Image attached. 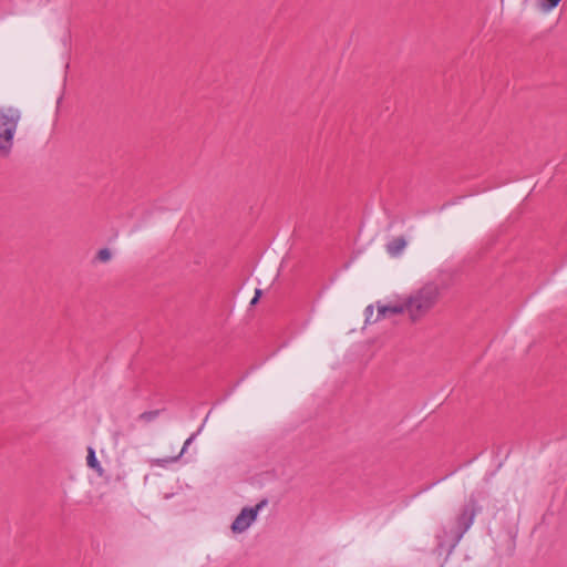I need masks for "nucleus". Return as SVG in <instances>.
Here are the masks:
<instances>
[{
	"instance_id": "obj_1",
	"label": "nucleus",
	"mask_w": 567,
	"mask_h": 567,
	"mask_svg": "<svg viewBox=\"0 0 567 567\" xmlns=\"http://www.w3.org/2000/svg\"><path fill=\"white\" fill-rule=\"evenodd\" d=\"M441 287L435 281H427L403 298L406 315L412 322L423 319L439 302Z\"/></svg>"
},
{
	"instance_id": "obj_2",
	"label": "nucleus",
	"mask_w": 567,
	"mask_h": 567,
	"mask_svg": "<svg viewBox=\"0 0 567 567\" xmlns=\"http://www.w3.org/2000/svg\"><path fill=\"white\" fill-rule=\"evenodd\" d=\"M21 120V112L17 107L0 109V152L8 154L13 145V137Z\"/></svg>"
},
{
	"instance_id": "obj_3",
	"label": "nucleus",
	"mask_w": 567,
	"mask_h": 567,
	"mask_svg": "<svg viewBox=\"0 0 567 567\" xmlns=\"http://www.w3.org/2000/svg\"><path fill=\"white\" fill-rule=\"evenodd\" d=\"M267 501H261L254 507H245L236 516L231 524V532L235 534H241L246 532L257 519L259 512L266 506Z\"/></svg>"
},
{
	"instance_id": "obj_4",
	"label": "nucleus",
	"mask_w": 567,
	"mask_h": 567,
	"mask_svg": "<svg viewBox=\"0 0 567 567\" xmlns=\"http://www.w3.org/2000/svg\"><path fill=\"white\" fill-rule=\"evenodd\" d=\"M375 320L393 317L401 313H406L403 299L390 301L388 303L377 302Z\"/></svg>"
},
{
	"instance_id": "obj_5",
	"label": "nucleus",
	"mask_w": 567,
	"mask_h": 567,
	"mask_svg": "<svg viewBox=\"0 0 567 567\" xmlns=\"http://www.w3.org/2000/svg\"><path fill=\"white\" fill-rule=\"evenodd\" d=\"M405 246H406V241L404 238H402V237L395 238L386 245V251L391 256L395 257V256H399L404 250Z\"/></svg>"
},
{
	"instance_id": "obj_6",
	"label": "nucleus",
	"mask_w": 567,
	"mask_h": 567,
	"mask_svg": "<svg viewBox=\"0 0 567 567\" xmlns=\"http://www.w3.org/2000/svg\"><path fill=\"white\" fill-rule=\"evenodd\" d=\"M86 461H87V465L90 467L96 470L99 472V474H102L103 470H102L99 461L96 460L95 452L92 447H89V450H87Z\"/></svg>"
},
{
	"instance_id": "obj_7",
	"label": "nucleus",
	"mask_w": 567,
	"mask_h": 567,
	"mask_svg": "<svg viewBox=\"0 0 567 567\" xmlns=\"http://www.w3.org/2000/svg\"><path fill=\"white\" fill-rule=\"evenodd\" d=\"M560 1L561 0H540L538 7L543 12L547 13L554 10Z\"/></svg>"
},
{
	"instance_id": "obj_8",
	"label": "nucleus",
	"mask_w": 567,
	"mask_h": 567,
	"mask_svg": "<svg viewBox=\"0 0 567 567\" xmlns=\"http://www.w3.org/2000/svg\"><path fill=\"white\" fill-rule=\"evenodd\" d=\"M194 439H195V434L190 435V436L185 441V443H184V445H183V449H182L181 453H179L177 456H174V457H172V458H169V460H165L164 462H167V461H169V462H175V461H177V460H178V458H179V457H181V456H182V455L187 451L188 446H190V444H192V442L194 441Z\"/></svg>"
},
{
	"instance_id": "obj_9",
	"label": "nucleus",
	"mask_w": 567,
	"mask_h": 567,
	"mask_svg": "<svg viewBox=\"0 0 567 567\" xmlns=\"http://www.w3.org/2000/svg\"><path fill=\"white\" fill-rule=\"evenodd\" d=\"M365 321L368 323H374V322L379 321V320H375L374 306H372V305H370L365 308Z\"/></svg>"
},
{
	"instance_id": "obj_10",
	"label": "nucleus",
	"mask_w": 567,
	"mask_h": 567,
	"mask_svg": "<svg viewBox=\"0 0 567 567\" xmlns=\"http://www.w3.org/2000/svg\"><path fill=\"white\" fill-rule=\"evenodd\" d=\"M112 257V254L109 249L104 248V249H101L97 254V258L105 262V261H109Z\"/></svg>"
},
{
	"instance_id": "obj_11",
	"label": "nucleus",
	"mask_w": 567,
	"mask_h": 567,
	"mask_svg": "<svg viewBox=\"0 0 567 567\" xmlns=\"http://www.w3.org/2000/svg\"><path fill=\"white\" fill-rule=\"evenodd\" d=\"M260 296H261V290L260 289H256L255 297L251 299L250 305L251 306L256 305L258 302Z\"/></svg>"
}]
</instances>
